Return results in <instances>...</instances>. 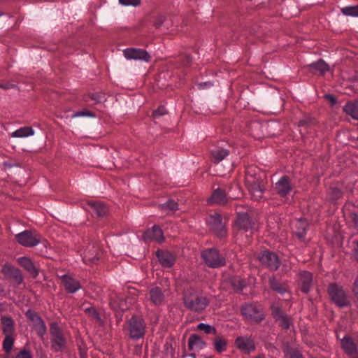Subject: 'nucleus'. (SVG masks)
Listing matches in <instances>:
<instances>
[{"label":"nucleus","mask_w":358,"mask_h":358,"mask_svg":"<svg viewBox=\"0 0 358 358\" xmlns=\"http://www.w3.org/2000/svg\"><path fill=\"white\" fill-rule=\"evenodd\" d=\"M162 208L164 210H169L171 211H176L178 210V203L173 200H170L168 202L163 203Z\"/></svg>","instance_id":"44"},{"label":"nucleus","mask_w":358,"mask_h":358,"mask_svg":"<svg viewBox=\"0 0 358 358\" xmlns=\"http://www.w3.org/2000/svg\"><path fill=\"white\" fill-rule=\"evenodd\" d=\"M90 97L92 100L94 101L96 103L101 102L102 96L99 94L95 93L90 95Z\"/></svg>","instance_id":"52"},{"label":"nucleus","mask_w":358,"mask_h":358,"mask_svg":"<svg viewBox=\"0 0 358 358\" xmlns=\"http://www.w3.org/2000/svg\"><path fill=\"white\" fill-rule=\"evenodd\" d=\"M183 303L191 311L201 313L208 306L209 301L206 296L194 289H189L184 292Z\"/></svg>","instance_id":"1"},{"label":"nucleus","mask_w":358,"mask_h":358,"mask_svg":"<svg viewBox=\"0 0 358 358\" xmlns=\"http://www.w3.org/2000/svg\"><path fill=\"white\" fill-rule=\"evenodd\" d=\"M276 321H278L279 325L285 329H289L291 324L290 318L286 314L276 319Z\"/></svg>","instance_id":"40"},{"label":"nucleus","mask_w":358,"mask_h":358,"mask_svg":"<svg viewBox=\"0 0 358 358\" xmlns=\"http://www.w3.org/2000/svg\"><path fill=\"white\" fill-rule=\"evenodd\" d=\"M157 257L163 267L171 268L173 266L176 258L174 255L166 250H157L156 252Z\"/></svg>","instance_id":"17"},{"label":"nucleus","mask_w":358,"mask_h":358,"mask_svg":"<svg viewBox=\"0 0 358 358\" xmlns=\"http://www.w3.org/2000/svg\"><path fill=\"white\" fill-rule=\"evenodd\" d=\"M41 236L36 231L24 230L15 236L16 241L27 248H33L41 242Z\"/></svg>","instance_id":"8"},{"label":"nucleus","mask_w":358,"mask_h":358,"mask_svg":"<svg viewBox=\"0 0 358 358\" xmlns=\"http://www.w3.org/2000/svg\"><path fill=\"white\" fill-rule=\"evenodd\" d=\"M310 69L314 73L318 72L320 74H324L325 72L329 71L327 64H326L322 59H320L317 62L310 64Z\"/></svg>","instance_id":"30"},{"label":"nucleus","mask_w":358,"mask_h":358,"mask_svg":"<svg viewBox=\"0 0 358 358\" xmlns=\"http://www.w3.org/2000/svg\"><path fill=\"white\" fill-rule=\"evenodd\" d=\"M34 134V131L31 127H24L13 131L11 136L14 138H24L33 136Z\"/></svg>","instance_id":"31"},{"label":"nucleus","mask_w":358,"mask_h":358,"mask_svg":"<svg viewBox=\"0 0 358 358\" xmlns=\"http://www.w3.org/2000/svg\"><path fill=\"white\" fill-rule=\"evenodd\" d=\"M325 99L329 101L332 105L336 103V99L331 94H326L324 96Z\"/></svg>","instance_id":"54"},{"label":"nucleus","mask_w":358,"mask_h":358,"mask_svg":"<svg viewBox=\"0 0 358 358\" xmlns=\"http://www.w3.org/2000/svg\"><path fill=\"white\" fill-rule=\"evenodd\" d=\"M34 331L36 332L37 336L41 339L43 340L44 337L47 333V328L44 321L41 322L39 324L36 325L33 328Z\"/></svg>","instance_id":"36"},{"label":"nucleus","mask_w":358,"mask_h":358,"mask_svg":"<svg viewBox=\"0 0 358 358\" xmlns=\"http://www.w3.org/2000/svg\"><path fill=\"white\" fill-rule=\"evenodd\" d=\"M271 310L272 315L275 318V320L282 316L283 315H285V313L282 311L278 303H273L271 306Z\"/></svg>","instance_id":"41"},{"label":"nucleus","mask_w":358,"mask_h":358,"mask_svg":"<svg viewBox=\"0 0 358 358\" xmlns=\"http://www.w3.org/2000/svg\"><path fill=\"white\" fill-rule=\"evenodd\" d=\"M197 329L200 331L205 332L206 334H213L215 336L217 335V331L215 328L209 324L200 323L198 324Z\"/></svg>","instance_id":"37"},{"label":"nucleus","mask_w":358,"mask_h":358,"mask_svg":"<svg viewBox=\"0 0 358 358\" xmlns=\"http://www.w3.org/2000/svg\"><path fill=\"white\" fill-rule=\"evenodd\" d=\"M258 259L264 266L271 271H276L280 265L278 256L268 250L261 251L258 254Z\"/></svg>","instance_id":"9"},{"label":"nucleus","mask_w":358,"mask_h":358,"mask_svg":"<svg viewBox=\"0 0 358 358\" xmlns=\"http://www.w3.org/2000/svg\"><path fill=\"white\" fill-rule=\"evenodd\" d=\"M341 12L345 15L358 17V6L344 7Z\"/></svg>","instance_id":"38"},{"label":"nucleus","mask_w":358,"mask_h":358,"mask_svg":"<svg viewBox=\"0 0 358 358\" xmlns=\"http://www.w3.org/2000/svg\"><path fill=\"white\" fill-rule=\"evenodd\" d=\"M314 124V121L310 118L304 119L300 120L299 122V127L308 128Z\"/></svg>","instance_id":"47"},{"label":"nucleus","mask_w":358,"mask_h":358,"mask_svg":"<svg viewBox=\"0 0 358 358\" xmlns=\"http://www.w3.org/2000/svg\"><path fill=\"white\" fill-rule=\"evenodd\" d=\"M166 109L164 108V106H159L157 110H155L154 112H153V117L155 118H157V117H159L162 115H164V114H166Z\"/></svg>","instance_id":"50"},{"label":"nucleus","mask_w":358,"mask_h":358,"mask_svg":"<svg viewBox=\"0 0 358 358\" xmlns=\"http://www.w3.org/2000/svg\"><path fill=\"white\" fill-rule=\"evenodd\" d=\"M287 353L289 356V358H303L301 353L297 350L289 349L288 350Z\"/></svg>","instance_id":"49"},{"label":"nucleus","mask_w":358,"mask_h":358,"mask_svg":"<svg viewBox=\"0 0 358 358\" xmlns=\"http://www.w3.org/2000/svg\"><path fill=\"white\" fill-rule=\"evenodd\" d=\"M123 55L129 60H140L145 62H150L151 57L145 50L141 48H129L123 50Z\"/></svg>","instance_id":"13"},{"label":"nucleus","mask_w":358,"mask_h":358,"mask_svg":"<svg viewBox=\"0 0 358 358\" xmlns=\"http://www.w3.org/2000/svg\"><path fill=\"white\" fill-rule=\"evenodd\" d=\"M343 110L353 119L358 120V101L348 102Z\"/></svg>","instance_id":"29"},{"label":"nucleus","mask_w":358,"mask_h":358,"mask_svg":"<svg viewBox=\"0 0 358 358\" xmlns=\"http://www.w3.org/2000/svg\"><path fill=\"white\" fill-rule=\"evenodd\" d=\"M199 85L200 89H203L205 87H210L212 85L210 83H200Z\"/></svg>","instance_id":"57"},{"label":"nucleus","mask_w":358,"mask_h":358,"mask_svg":"<svg viewBox=\"0 0 358 358\" xmlns=\"http://www.w3.org/2000/svg\"><path fill=\"white\" fill-rule=\"evenodd\" d=\"M237 215L238 216L236 221V227L245 232L250 231V235L252 234L254 222L250 220L248 213L238 211Z\"/></svg>","instance_id":"14"},{"label":"nucleus","mask_w":358,"mask_h":358,"mask_svg":"<svg viewBox=\"0 0 358 358\" xmlns=\"http://www.w3.org/2000/svg\"><path fill=\"white\" fill-rule=\"evenodd\" d=\"M119 3L126 6H138L141 3V0H119Z\"/></svg>","instance_id":"46"},{"label":"nucleus","mask_w":358,"mask_h":358,"mask_svg":"<svg viewBox=\"0 0 358 358\" xmlns=\"http://www.w3.org/2000/svg\"><path fill=\"white\" fill-rule=\"evenodd\" d=\"M87 204L99 217H103L108 213V208L103 202L91 200Z\"/></svg>","instance_id":"26"},{"label":"nucleus","mask_w":358,"mask_h":358,"mask_svg":"<svg viewBox=\"0 0 358 358\" xmlns=\"http://www.w3.org/2000/svg\"><path fill=\"white\" fill-rule=\"evenodd\" d=\"M241 313L250 324L259 323L264 319V314L260 306L257 304H245L241 308Z\"/></svg>","instance_id":"6"},{"label":"nucleus","mask_w":358,"mask_h":358,"mask_svg":"<svg viewBox=\"0 0 358 358\" xmlns=\"http://www.w3.org/2000/svg\"><path fill=\"white\" fill-rule=\"evenodd\" d=\"M356 259L358 262V240L356 241V247L355 248Z\"/></svg>","instance_id":"59"},{"label":"nucleus","mask_w":358,"mask_h":358,"mask_svg":"<svg viewBox=\"0 0 358 358\" xmlns=\"http://www.w3.org/2000/svg\"><path fill=\"white\" fill-rule=\"evenodd\" d=\"M11 276L18 285L23 281L22 273L19 269H12Z\"/></svg>","instance_id":"45"},{"label":"nucleus","mask_w":358,"mask_h":358,"mask_svg":"<svg viewBox=\"0 0 358 358\" xmlns=\"http://www.w3.org/2000/svg\"><path fill=\"white\" fill-rule=\"evenodd\" d=\"M164 22L165 17L163 15H159L157 16L154 22V25L157 29H159L164 24Z\"/></svg>","instance_id":"48"},{"label":"nucleus","mask_w":358,"mask_h":358,"mask_svg":"<svg viewBox=\"0 0 358 358\" xmlns=\"http://www.w3.org/2000/svg\"><path fill=\"white\" fill-rule=\"evenodd\" d=\"M16 358H31V356L28 351L22 350L16 356Z\"/></svg>","instance_id":"53"},{"label":"nucleus","mask_w":358,"mask_h":358,"mask_svg":"<svg viewBox=\"0 0 358 358\" xmlns=\"http://www.w3.org/2000/svg\"><path fill=\"white\" fill-rule=\"evenodd\" d=\"M207 223L210 229L219 238L227 236V229L225 222L223 221L220 214L217 213L209 215L207 218Z\"/></svg>","instance_id":"5"},{"label":"nucleus","mask_w":358,"mask_h":358,"mask_svg":"<svg viewBox=\"0 0 358 358\" xmlns=\"http://www.w3.org/2000/svg\"><path fill=\"white\" fill-rule=\"evenodd\" d=\"M189 356L192 358H196V355L194 353H191L189 355Z\"/></svg>","instance_id":"60"},{"label":"nucleus","mask_w":358,"mask_h":358,"mask_svg":"<svg viewBox=\"0 0 358 358\" xmlns=\"http://www.w3.org/2000/svg\"><path fill=\"white\" fill-rule=\"evenodd\" d=\"M269 285L271 289L280 294H284L288 292L287 285L284 282H280L274 277L269 278Z\"/></svg>","instance_id":"27"},{"label":"nucleus","mask_w":358,"mask_h":358,"mask_svg":"<svg viewBox=\"0 0 358 358\" xmlns=\"http://www.w3.org/2000/svg\"><path fill=\"white\" fill-rule=\"evenodd\" d=\"M245 185L252 198L259 201L265 192V182L259 174H257L252 170H248L245 174Z\"/></svg>","instance_id":"2"},{"label":"nucleus","mask_w":358,"mask_h":358,"mask_svg":"<svg viewBox=\"0 0 358 358\" xmlns=\"http://www.w3.org/2000/svg\"><path fill=\"white\" fill-rule=\"evenodd\" d=\"M229 155V150L217 147L210 150V159L215 164H218Z\"/></svg>","instance_id":"23"},{"label":"nucleus","mask_w":358,"mask_h":358,"mask_svg":"<svg viewBox=\"0 0 358 358\" xmlns=\"http://www.w3.org/2000/svg\"><path fill=\"white\" fill-rule=\"evenodd\" d=\"M118 308L121 311H124V310L127 309V306L126 303L123 301H121L120 304L118 305Z\"/></svg>","instance_id":"56"},{"label":"nucleus","mask_w":358,"mask_h":358,"mask_svg":"<svg viewBox=\"0 0 358 358\" xmlns=\"http://www.w3.org/2000/svg\"><path fill=\"white\" fill-rule=\"evenodd\" d=\"M13 343L14 338L13 335H5V338L3 341V348L4 351L9 353L12 350Z\"/></svg>","instance_id":"35"},{"label":"nucleus","mask_w":358,"mask_h":358,"mask_svg":"<svg viewBox=\"0 0 358 358\" xmlns=\"http://www.w3.org/2000/svg\"><path fill=\"white\" fill-rule=\"evenodd\" d=\"M146 324L143 318L133 316L128 322V331L131 338L138 340L144 336Z\"/></svg>","instance_id":"4"},{"label":"nucleus","mask_w":358,"mask_h":358,"mask_svg":"<svg viewBox=\"0 0 358 358\" xmlns=\"http://www.w3.org/2000/svg\"><path fill=\"white\" fill-rule=\"evenodd\" d=\"M273 189L282 198H286L294 190V185L287 176H283L274 184Z\"/></svg>","instance_id":"11"},{"label":"nucleus","mask_w":358,"mask_h":358,"mask_svg":"<svg viewBox=\"0 0 358 358\" xmlns=\"http://www.w3.org/2000/svg\"><path fill=\"white\" fill-rule=\"evenodd\" d=\"M329 198L332 201H336L340 199L342 195V191L337 187H331L329 191Z\"/></svg>","instance_id":"39"},{"label":"nucleus","mask_w":358,"mask_h":358,"mask_svg":"<svg viewBox=\"0 0 358 358\" xmlns=\"http://www.w3.org/2000/svg\"><path fill=\"white\" fill-rule=\"evenodd\" d=\"M341 345L350 358H358V340L346 335L341 341Z\"/></svg>","instance_id":"12"},{"label":"nucleus","mask_w":358,"mask_h":358,"mask_svg":"<svg viewBox=\"0 0 358 358\" xmlns=\"http://www.w3.org/2000/svg\"><path fill=\"white\" fill-rule=\"evenodd\" d=\"M206 343L197 335H192L188 340V348L189 350H201L204 348Z\"/></svg>","instance_id":"28"},{"label":"nucleus","mask_w":358,"mask_h":358,"mask_svg":"<svg viewBox=\"0 0 358 358\" xmlns=\"http://www.w3.org/2000/svg\"><path fill=\"white\" fill-rule=\"evenodd\" d=\"M80 358H86V352L80 348Z\"/></svg>","instance_id":"58"},{"label":"nucleus","mask_w":358,"mask_h":358,"mask_svg":"<svg viewBox=\"0 0 358 358\" xmlns=\"http://www.w3.org/2000/svg\"><path fill=\"white\" fill-rule=\"evenodd\" d=\"M146 239L156 241L158 243L164 241V235L162 230L157 225H154L151 229H148L144 234Z\"/></svg>","instance_id":"22"},{"label":"nucleus","mask_w":358,"mask_h":358,"mask_svg":"<svg viewBox=\"0 0 358 358\" xmlns=\"http://www.w3.org/2000/svg\"><path fill=\"white\" fill-rule=\"evenodd\" d=\"M227 341L222 336H217L213 340V346L215 351L222 353L227 350Z\"/></svg>","instance_id":"32"},{"label":"nucleus","mask_w":358,"mask_h":358,"mask_svg":"<svg viewBox=\"0 0 358 358\" xmlns=\"http://www.w3.org/2000/svg\"><path fill=\"white\" fill-rule=\"evenodd\" d=\"M79 117H94L95 115L92 112H91L88 110L77 111L72 115L73 118Z\"/></svg>","instance_id":"43"},{"label":"nucleus","mask_w":358,"mask_h":358,"mask_svg":"<svg viewBox=\"0 0 358 358\" xmlns=\"http://www.w3.org/2000/svg\"><path fill=\"white\" fill-rule=\"evenodd\" d=\"M293 232L300 239L303 240L308 230V223L306 219H299L293 224Z\"/></svg>","instance_id":"20"},{"label":"nucleus","mask_w":358,"mask_h":358,"mask_svg":"<svg viewBox=\"0 0 358 358\" xmlns=\"http://www.w3.org/2000/svg\"><path fill=\"white\" fill-rule=\"evenodd\" d=\"M182 65L183 66H188L190 65L192 62V58L188 55H184L181 57Z\"/></svg>","instance_id":"51"},{"label":"nucleus","mask_w":358,"mask_h":358,"mask_svg":"<svg viewBox=\"0 0 358 358\" xmlns=\"http://www.w3.org/2000/svg\"><path fill=\"white\" fill-rule=\"evenodd\" d=\"M357 141H358V136H357Z\"/></svg>","instance_id":"62"},{"label":"nucleus","mask_w":358,"mask_h":358,"mask_svg":"<svg viewBox=\"0 0 358 358\" xmlns=\"http://www.w3.org/2000/svg\"><path fill=\"white\" fill-rule=\"evenodd\" d=\"M85 312L93 320L96 321L100 320L99 314L97 313L96 310L93 306H90L89 308H85Z\"/></svg>","instance_id":"42"},{"label":"nucleus","mask_w":358,"mask_h":358,"mask_svg":"<svg viewBox=\"0 0 358 358\" xmlns=\"http://www.w3.org/2000/svg\"><path fill=\"white\" fill-rule=\"evenodd\" d=\"M1 330L4 335H13L15 331V323L10 316H2L1 318Z\"/></svg>","instance_id":"24"},{"label":"nucleus","mask_w":358,"mask_h":358,"mask_svg":"<svg viewBox=\"0 0 358 358\" xmlns=\"http://www.w3.org/2000/svg\"><path fill=\"white\" fill-rule=\"evenodd\" d=\"M226 191L222 188H217L213 190L211 196L208 199L209 204L224 205L227 203Z\"/></svg>","instance_id":"19"},{"label":"nucleus","mask_w":358,"mask_h":358,"mask_svg":"<svg viewBox=\"0 0 358 358\" xmlns=\"http://www.w3.org/2000/svg\"><path fill=\"white\" fill-rule=\"evenodd\" d=\"M230 285L236 292H240L245 287L246 283L244 280L238 276L230 278Z\"/></svg>","instance_id":"33"},{"label":"nucleus","mask_w":358,"mask_h":358,"mask_svg":"<svg viewBox=\"0 0 358 358\" xmlns=\"http://www.w3.org/2000/svg\"><path fill=\"white\" fill-rule=\"evenodd\" d=\"M51 348L55 352H62L66 346V340L58 324L51 322L50 325Z\"/></svg>","instance_id":"3"},{"label":"nucleus","mask_w":358,"mask_h":358,"mask_svg":"<svg viewBox=\"0 0 358 358\" xmlns=\"http://www.w3.org/2000/svg\"><path fill=\"white\" fill-rule=\"evenodd\" d=\"M25 315L26 317L31 322L33 328L43 321L41 317L34 310H28Z\"/></svg>","instance_id":"34"},{"label":"nucleus","mask_w":358,"mask_h":358,"mask_svg":"<svg viewBox=\"0 0 358 358\" xmlns=\"http://www.w3.org/2000/svg\"><path fill=\"white\" fill-rule=\"evenodd\" d=\"M15 87V85L14 84L10 83L0 84V87L4 90L14 88Z\"/></svg>","instance_id":"55"},{"label":"nucleus","mask_w":358,"mask_h":358,"mask_svg":"<svg viewBox=\"0 0 358 358\" xmlns=\"http://www.w3.org/2000/svg\"><path fill=\"white\" fill-rule=\"evenodd\" d=\"M235 344L240 350L246 354L255 350V343L250 337L239 336L236 339Z\"/></svg>","instance_id":"16"},{"label":"nucleus","mask_w":358,"mask_h":358,"mask_svg":"<svg viewBox=\"0 0 358 358\" xmlns=\"http://www.w3.org/2000/svg\"><path fill=\"white\" fill-rule=\"evenodd\" d=\"M328 293L331 300L338 306L345 307L349 305L345 292L342 287L338 286L336 283H331L328 287Z\"/></svg>","instance_id":"10"},{"label":"nucleus","mask_w":358,"mask_h":358,"mask_svg":"<svg viewBox=\"0 0 358 358\" xmlns=\"http://www.w3.org/2000/svg\"><path fill=\"white\" fill-rule=\"evenodd\" d=\"M255 358H264V357H261V356H257V357H255Z\"/></svg>","instance_id":"61"},{"label":"nucleus","mask_w":358,"mask_h":358,"mask_svg":"<svg viewBox=\"0 0 358 358\" xmlns=\"http://www.w3.org/2000/svg\"><path fill=\"white\" fill-rule=\"evenodd\" d=\"M17 261L22 267L32 275L33 278H36L38 272L29 258L22 257L18 258Z\"/></svg>","instance_id":"25"},{"label":"nucleus","mask_w":358,"mask_h":358,"mask_svg":"<svg viewBox=\"0 0 358 358\" xmlns=\"http://www.w3.org/2000/svg\"><path fill=\"white\" fill-rule=\"evenodd\" d=\"M301 290L308 293L313 286V274L308 271H301L299 274Z\"/></svg>","instance_id":"21"},{"label":"nucleus","mask_w":358,"mask_h":358,"mask_svg":"<svg viewBox=\"0 0 358 358\" xmlns=\"http://www.w3.org/2000/svg\"><path fill=\"white\" fill-rule=\"evenodd\" d=\"M60 279L64 289L68 293L73 294L81 289L80 282L71 275L64 274L60 277Z\"/></svg>","instance_id":"15"},{"label":"nucleus","mask_w":358,"mask_h":358,"mask_svg":"<svg viewBox=\"0 0 358 358\" xmlns=\"http://www.w3.org/2000/svg\"><path fill=\"white\" fill-rule=\"evenodd\" d=\"M206 264L211 268H218L225 264L224 257L215 248H210L203 251L201 254Z\"/></svg>","instance_id":"7"},{"label":"nucleus","mask_w":358,"mask_h":358,"mask_svg":"<svg viewBox=\"0 0 358 358\" xmlns=\"http://www.w3.org/2000/svg\"><path fill=\"white\" fill-rule=\"evenodd\" d=\"M148 299L154 306H160L165 300L164 292L159 287H153L149 291Z\"/></svg>","instance_id":"18"}]
</instances>
